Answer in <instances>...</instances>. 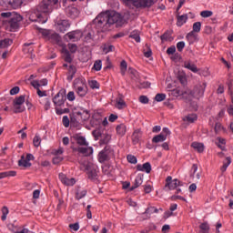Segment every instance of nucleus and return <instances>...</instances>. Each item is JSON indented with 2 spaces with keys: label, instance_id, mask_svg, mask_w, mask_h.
Segmentation results:
<instances>
[{
  "label": "nucleus",
  "instance_id": "1",
  "mask_svg": "<svg viewBox=\"0 0 233 233\" xmlns=\"http://www.w3.org/2000/svg\"><path fill=\"white\" fill-rule=\"evenodd\" d=\"M59 0H43L29 15V20L32 23H41L45 25L48 21V14H50V5H57Z\"/></svg>",
  "mask_w": 233,
  "mask_h": 233
},
{
  "label": "nucleus",
  "instance_id": "2",
  "mask_svg": "<svg viewBox=\"0 0 233 233\" xmlns=\"http://www.w3.org/2000/svg\"><path fill=\"white\" fill-rule=\"evenodd\" d=\"M94 25H96V29L98 32L105 34V32H110L112 27L105 15V13H100L94 20Z\"/></svg>",
  "mask_w": 233,
  "mask_h": 233
},
{
  "label": "nucleus",
  "instance_id": "3",
  "mask_svg": "<svg viewBox=\"0 0 233 233\" xmlns=\"http://www.w3.org/2000/svg\"><path fill=\"white\" fill-rule=\"evenodd\" d=\"M104 15H106L107 22L109 23V26H123L125 23V18H123V15L121 14L116 12V11H106L104 12Z\"/></svg>",
  "mask_w": 233,
  "mask_h": 233
},
{
  "label": "nucleus",
  "instance_id": "4",
  "mask_svg": "<svg viewBox=\"0 0 233 233\" xmlns=\"http://www.w3.org/2000/svg\"><path fill=\"white\" fill-rule=\"evenodd\" d=\"M126 6H135V8H150L156 5L154 0H122Z\"/></svg>",
  "mask_w": 233,
  "mask_h": 233
},
{
  "label": "nucleus",
  "instance_id": "5",
  "mask_svg": "<svg viewBox=\"0 0 233 233\" xmlns=\"http://www.w3.org/2000/svg\"><path fill=\"white\" fill-rule=\"evenodd\" d=\"M205 88H207V83L197 84L189 94L195 99H201L205 96Z\"/></svg>",
  "mask_w": 233,
  "mask_h": 233
},
{
  "label": "nucleus",
  "instance_id": "6",
  "mask_svg": "<svg viewBox=\"0 0 233 233\" xmlns=\"http://www.w3.org/2000/svg\"><path fill=\"white\" fill-rule=\"evenodd\" d=\"M66 101V89L62 88L59 92L53 97V103L55 106H63Z\"/></svg>",
  "mask_w": 233,
  "mask_h": 233
},
{
  "label": "nucleus",
  "instance_id": "7",
  "mask_svg": "<svg viewBox=\"0 0 233 233\" xmlns=\"http://www.w3.org/2000/svg\"><path fill=\"white\" fill-rule=\"evenodd\" d=\"M112 147H110V146H106L104 149L98 153L97 159L99 163H106V161H108L110 159L108 156L109 154H112Z\"/></svg>",
  "mask_w": 233,
  "mask_h": 233
},
{
  "label": "nucleus",
  "instance_id": "8",
  "mask_svg": "<svg viewBox=\"0 0 233 233\" xmlns=\"http://www.w3.org/2000/svg\"><path fill=\"white\" fill-rule=\"evenodd\" d=\"M21 21H23V16L17 13H13L12 17L8 21L11 30H17Z\"/></svg>",
  "mask_w": 233,
  "mask_h": 233
},
{
  "label": "nucleus",
  "instance_id": "9",
  "mask_svg": "<svg viewBox=\"0 0 233 233\" xmlns=\"http://www.w3.org/2000/svg\"><path fill=\"white\" fill-rule=\"evenodd\" d=\"M181 181H179V179H173L170 176H168L166 178V184H165V187L168 188V190H176V188H177V187H181Z\"/></svg>",
  "mask_w": 233,
  "mask_h": 233
},
{
  "label": "nucleus",
  "instance_id": "10",
  "mask_svg": "<svg viewBox=\"0 0 233 233\" xmlns=\"http://www.w3.org/2000/svg\"><path fill=\"white\" fill-rule=\"evenodd\" d=\"M0 5L1 6H10V8L16 10L23 5V0H0Z\"/></svg>",
  "mask_w": 233,
  "mask_h": 233
},
{
  "label": "nucleus",
  "instance_id": "11",
  "mask_svg": "<svg viewBox=\"0 0 233 233\" xmlns=\"http://www.w3.org/2000/svg\"><path fill=\"white\" fill-rule=\"evenodd\" d=\"M57 32L65 34L68 28H70V21L60 19L56 23Z\"/></svg>",
  "mask_w": 233,
  "mask_h": 233
},
{
  "label": "nucleus",
  "instance_id": "12",
  "mask_svg": "<svg viewBox=\"0 0 233 233\" xmlns=\"http://www.w3.org/2000/svg\"><path fill=\"white\" fill-rule=\"evenodd\" d=\"M66 37H68L69 41H79L83 37V32L81 30L71 31L65 35V39Z\"/></svg>",
  "mask_w": 233,
  "mask_h": 233
},
{
  "label": "nucleus",
  "instance_id": "13",
  "mask_svg": "<svg viewBox=\"0 0 233 233\" xmlns=\"http://www.w3.org/2000/svg\"><path fill=\"white\" fill-rule=\"evenodd\" d=\"M73 152H78V154H82V156L88 157L92 156V154H94V148L92 147H78L73 148Z\"/></svg>",
  "mask_w": 233,
  "mask_h": 233
},
{
  "label": "nucleus",
  "instance_id": "14",
  "mask_svg": "<svg viewBox=\"0 0 233 233\" xmlns=\"http://www.w3.org/2000/svg\"><path fill=\"white\" fill-rule=\"evenodd\" d=\"M58 177L61 183H63V185H66V187H74V185H76V178H68L66 177V175L63 173H60L58 175Z\"/></svg>",
  "mask_w": 233,
  "mask_h": 233
},
{
  "label": "nucleus",
  "instance_id": "15",
  "mask_svg": "<svg viewBox=\"0 0 233 233\" xmlns=\"http://www.w3.org/2000/svg\"><path fill=\"white\" fill-rule=\"evenodd\" d=\"M86 170H87V177L91 181H96L97 180V170L94 168V167L90 165L86 166Z\"/></svg>",
  "mask_w": 233,
  "mask_h": 233
},
{
  "label": "nucleus",
  "instance_id": "16",
  "mask_svg": "<svg viewBox=\"0 0 233 233\" xmlns=\"http://www.w3.org/2000/svg\"><path fill=\"white\" fill-rule=\"evenodd\" d=\"M116 106L118 108V110H123V108H127V102H125V96H123V94H118L116 98Z\"/></svg>",
  "mask_w": 233,
  "mask_h": 233
},
{
  "label": "nucleus",
  "instance_id": "17",
  "mask_svg": "<svg viewBox=\"0 0 233 233\" xmlns=\"http://www.w3.org/2000/svg\"><path fill=\"white\" fill-rule=\"evenodd\" d=\"M137 170L138 172H146V174H150V172H152V165H150V162H146L143 165L138 164L137 165Z\"/></svg>",
  "mask_w": 233,
  "mask_h": 233
},
{
  "label": "nucleus",
  "instance_id": "18",
  "mask_svg": "<svg viewBox=\"0 0 233 233\" xmlns=\"http://www.w3.org/2000/svg\"><path fill=\"white\" fill-rule=\"evenodd\" d=\"M141 137H143V131H141V128L135 129L132 134L133 145H137V143L141 141Z\"/></svg>",
  "mask_w": 233,
  "mask_h": 233
},
{
  "label": "nucleus",
  "instance_id": "19",
  "mask_svg": "<svg viewBox=\"0 0 233 233\" xmlns=\"http://www.w3.org/2000/svg\"><path fill=\"white\" fill-rule=\"evenodd\" d=\"M94 37H96V32L92 28H88L85 30V43H92L94 41Z\"/></svg>",
  "mask_w": 233,
  "mask_h": 233
},
{
  "label": "nucleus",
  "instance_id": "20",
  "mask_svg": "<svg viewBox=\"0 0 233 233\" xmlns=\"http://www.w3.org/2000/svg\"><path fill=\"white\" fill-rule=\"evenodd\" d=\"M74 88L76 89V92L79 97H85L86 96L88 90L86 88V86L82 85V86H77L74 85Z\"/></svg>",
  "mask_w": 233,
  "mask_h": 233
},
{
  "label": "nucleus",
  "instance_id": "21",
  "mask_svg": "<svg viewBox=\"0 0 233 233\" xmlns=\"http://www.w3.org/2000/svg\"><path fill=\"white\" fill-rule=\"evenodd\" d=\"M184 68H187V70H190L194 74H198L199 72V69L198 68V66L196 64H192L191 60H186L183 65Z\"/></svg>",
  "mask_w": 233,
  "mask_h": 233
},
{
  "label": "nucleus",
  "instance_id": "22",
  "mask_svg": "<svg viewBox=\"0 0 233 233\" xmlns=\"http://www.w3.org/2000/svg\"><path fill=\"white\" fill-rule=\"evenodd\" d=\"M141 185H143V174H138L136 177L134 184L132 185L131 187H129V192L136 190V188L141 187Z\"/></svg>",
  "mask_w": 233,
  "mask_h": 233
},
{
  "label": "nucleus",
  "instance_id": "23",
  "mask_svg": "<svg viewBox=\"0 0 233 233\" xmlns=\"http://www.w3.org/2000/svg\"><path fill=\"white\" fill-rule=\"evenodd\" d=\"M66 15H67V17H70L71 19H76V17L79 15V10L77 9V7H74V6L67 7Z\"/></svg>",
  "mask_w": 233,
  "mask_h": 233
},
{
  "label": "nucleus",
  "instance_id": "24",
  "mask_svg": "<svg viewBox=\"0 0 233 233\" xmlns=\"http://www.w3.org/2000/svg\"><path fill=\"white\" fill-rule=\"evenodd\" d=\"M86 119H88V116L79 118V116H76L72 115L70 116L71 127H79V121L83 122V121H86Z\"/></svg>",
  "mask_w": 233,
  "mask_h": 233
},
{
  "label": "nucleus",
  "instance_id": "25",
  "mask_svg": "<svg viewBox=\"0 0 233 233\" xmlns=\"http://www.w3.org/2000/svg\"><path fill=\"white\" fill-rule=\"evenodd\" d=\"M61 52L64 54V61L66 63H72V61H74V58H72V55L70 54V51H68L66 47H63Z\"/></svg>",
  "mask_w": 233,
  "mask_h": 233
},
{
  "label": "nucleus",
  "instance_id": "26",
  "mask_svg": "<svg viewBox=\"0 0 233 233\" xmlns=\"http://www.w3.org/2000/svg\"><path fill=\"white\" fill-rule=\"evenodd\" d=\"M187 20H188V15L184 14L182 15H179V14H177V26H181L182 25H185V23H187Z\"/></svg>",
  "mask_w": 233,
  "mask_h": 233
},
{
  "label": "nucleus",
  "instance_id": "27",
  "mask_svg": "<svg viewBox=\"0 0 233 233\" xmlns=\"http://www.w3.org/2000/svg\"><path fill=\"white\" fill-rule=\"evenodd\" d=\"M116 131L117 136L123 137V136L127 134V126L125 124H120L116 126Z\"/></svg>",
  "mask_w": 233,
  "mask_h": 233
},
{
  "label": "nucleus",
  "instance_id": "28",
  "mask_svg": "<svg viewBox=\"0 0 233 233\" xmlns=\"http://www.w3.org/2000/svg\"><path fill=\"white\" fill-rule=\"evenodd\" d=\"M77 73V67L76 66L71 65L68 68V76H67V81H72L74 79V76Z\"/></svg>",
  "mask_w": 233,
  "mask_h": 233
},
{
  "label": "nucleus",
  "instance_id": "29",
  "mask_svg": "<svg viewBox=\"0 0 233 233\" xmlns=\"http://www.w3.org/2000/svg\"><path fill=\"white\" fill-rule=\"evenodd\" d=\"M18 167H24V168H30V167H32V163L25 158V155H23L21 157V159L18 160Z\"/></svg>",
  "mask_w": 233,
  "mask_h": 233
},
{
  "label": "nucleus",
  "instance_id": "30",
  "mask_svg": "<svg viewBox=\"0 0 233 233\" xmlns=\"http://www.w3.org/2000/svg\"><path fill=\"white\" fill-rule=\"evenodd\" d=\"M192 148H194L196 151H198L199 154L203 153L205 151V146L203 143L199 142H193L191 144Z\"/></svg>",
  "mask_w": 233,
  "mask_h": 233
},
{
  "label": "nucleus",
  "instance_id": "31",
  "mask_svg": "<svg viewBox=\"0 0 233 233\" xmlns=\"http://www.w3.org/2000/svg\"><path fill=\"white\" fill-rule=\"evenodd\" d=\"M163 141H167V135H164L163 133H160L152 138V143H163Z\"/></svg>",
  "mask_w": 233,
  "mask_h": 233
},
{
  "label": "nucleus",
  "instance_id": "32",
  "mask_svg": "<svg viewBox=\"0 0 233 233\" xmlns=\"http://www.w3.org/2000/svg\"><path fill=\"white\" fill-rule=\"evenodd\" d=\"M87 193L88 191L86 189H81V187H78L76 192V199H83Z\"/></svg>",
  "mask_w": 233,
  "mask_h": 233
},
{
  "label": "nucleus",
  "instance_id": "33",
  "mask_svg": "<svg viewBox=\"0 0 233 233\" xmlns=\"http://www.w3.org/2000/svg\"><path fill=\"white\" fill-rule=\"evenodd\" d=\"M76 141L80 147H88V142H86V138L83 136H76Z\"/></svg>",
  "mask_w": 233,
  "mask_h": 233
},
{
  "label": "nucleus",
  "instance_id": "34",
  "mask_svg": "<svg viewBox=\"0 0 233 233\" xmlns=\"http://www.w3.org/2000/svg\"><path fill=\"white\" fill-rule=\"evenodd\" d=\"M199 233H210V225H208V222H203L199 225Z\"/></svg>",
  "mask_w": 233,
  "mask_h": 233
},
{
  "label": "nucleus",
  "instance_id": "35",
  "mask_svg": "<svg viewBox=\"0 0 233 233\" xmlns=\"http://www.w3.org/2000/svg\"><path fill=\"white\" fill-rule=\"evenodd\" d=\"M14 40L10 38H5L4 40H0V48H8V46H12Z\"/></svg>",
  "mask_w": 233,
  "mask_h": 233
},
{
  "label": "nucleus",
  "instance_id": "36",
  "mask_svg": "<svg viewBox=\"0 0 233 233\" xmlns=\"http://www.w3.org/2000/svg\"><path fill=\"white\" fill-rule=\"evenodd\" d=\"M48 40L52 41V43H56V45H59L61 42V36L57 33H53L49 35Z\"/></svg>",
  "mask_w": 233,
  "mask_h": 233
},
{
  "label": "nucleus",
  "instance_id": "37",
  "mask_svg": "<svg viewBox=\"0 0 233 233\" xmlns=\"http://www.w3.org/2000/svg\"><path fill=\"white\" fill-rule=\"evenodd\" d=\"M186 39H187L189 45H192L198 39V35H196L195 31H191L186 35Z\"/></svg>",
  "mask_w": 233,
  "mask_h": 233
},
{
  "label": "nucleus",
  "instance_id": "38",
  "mask_svg": "<svg viewBox=\"0 0 233 233\" xmlns=\"http://www.w3.org/2000/svg\"><path fill=\"white\" fill-rule=\"evenodd\" d=\"M161 42L165 43V41H172V32L166 31L161 36H160Z\"/></svg>",
  "mask_w": 233,
  "mask_h": 233
},
{
  "label": "nucleus",
  "instance_id": "39",
  "mask_svg": "<svg viewBox=\"0 0 233 233\" xmlns=\"http://www.w3.org/2000/svg\"><path fill=\"white\" fill-rule=\"evenodd\" d=\"M230 163H232V158H230V157H226V162H223V166L220 167L222 174L227 172V168H228Z\"/></svg>",
  "mask_w": 233,
  "mask_h": 233
},
{
  "label": "nucleus",
  "instance_id": "40",
  "mask_svg": "<svg viewBox=\"0 0 233 233\" xmlns=\"http://www.w3.org/2000/svg\"><path fill=\"white\" fill-rule=\"evenodd\" d=\"M83 114H86V116L84 117H90V112L88 110H84L83 112L81 111H75L73 113V116H76V117H79V119H81V117H83Z\"/></svg>",
  "mask_w": 233,
  "mask_h": 233
},
{
  "label": "nucleus",
  "instance_id": "41",
  "mask_svg": "<svg viewBox=\"0 0 233 233\" xmlns=\"http://www.w3.org/2000/svg\"><path fill=\"white\" fill-rule=\"evenodd\" d=\"M129 37L134 39L136 43H141V36H139V32L137 31L131 32Z\"/></svg>",
  "mask_w": 233,
  "mask_h": 233
},
{
  "label": "nucleus",
  "instance_id": "42",
  "mask_svg": "<svg viewBox=\"0 0 233 233\" xmlns=\"http://www.w3.org/2000/svg\"><path fill=\"white\" fill-rule=\"evenodd\" d=\"M14 106V114H21L26 110L25 106L23 105H13Z\"/></svg>",
  "mask_w": 233,
  "mask_h": 233
},
{
  "label": "nucleus",
  "instance_id": "43",
  "mask_svg": "<svg viewBox=\"0 0 233 233\" xmlns=\"http://www.w3.org/2000/svg\"><path fill=\"white\" fill-rule=\"evenodd\" d=\"M110 139H112V137L108 134H106L104 137L99 140V145H108V143H110Z\"/></svg>",
  "mask_w": 233,
  "mask_h": 233
},
{
  "label": "nucleus",
  "instance_id": "44",
  "mask_svg": "<svg viewBox=\"0 0 233 233\" xmlns=\"http://www.w3.org/2000/svg\"><path fill=\"white\" fill-rule=\"evenodd\" d=\"M25 101V95H22L14 99L13 105H24Z\"/></svg>",
  "mask_w": 233,
  "mask_h": 233
},
{
  "label": "nucleus",
  "instance_id": "45",
  "mask_svg": "<svg viewBox=\"0 0 233 233\" xmlns=\"http://www.w3.org/2000/svg\"><path fill=\"white\" fill-rule=\"evenodd\" d=\"M185 91L181 90V88L177 87L171 91V96H174V97H179V96H184Z\"/></svg>",
  "mask_w": 233,
  "mask_h": 233
},
{
  "label": "nucleus",
  "instance_id": "46",
  "mask_svg": "<svg viewBox=\"0 0 233 233\" xmlns=\"http://www.w3.org/2000/svg\"><path fill=\"white\" fill-rule=\"evenodd\" d=\"M144 56L145 57H152V49L150 48V45L146 44L144 49Z\"/></svg>",
  "mask_w": 233,
  "mask_h": 233
},
{
  "label": "nucleus",
  "instance_id": "47",
  "mask_svg": "<svg viewBox=\"0 0 233 233\" xmlns=\"http://www.w3.org/2000/svg\"><path fill=\"white\" fill-rule=\"evenodd\" d=\"M184 121H187V123H194L195 121H198V116L196 114L187 115Z\"/></svg>",
  "mask_w": 233,
  "mask_h": 233
},
{
  "label": "nucleus",
  "instance_id": "48",
  "mask_svg": "<svg viewBox=\"0 0 233 233\" xmlns=\"http://www.w3.org/2000/svg\"><path fill=\"white\" fill-rule=\"evenodd\" d=\"M127 66L128 65L127 64V61L122 60L120 63V73L122 76H125Z\"/></svg>",
  "mask_w": 233,
  "mask_h": 233
},
{
  "label": "nucleus",
  "instance_id": "49",
  "mask_svg": "<svg viewBox=\"0 0 233 233\" xmlns=\"http://www.w3.org/2000/svg\"><path fill=\"white\" fill-rule=\"evenodd\" d=\"M167 99V95L163 93H158L155 96V101H157V103H161V101H165Z\"/></svg>",
  "mask_w": 233,
  "mask_h": 233
},
{
  "label": "nucleus",
  "instance_id": "50",
  "mask_svg": "<svg viewBox=\"0 0 233 233\" xmlns=\"http://www.w3.org/2000/svg\"><path fill=\"white\" fill-rule=\"evenodd\" d=\"M33 145H34V147H35V148L40 147L41 146V137H39L38 135H35L33 139Z\"/></svg>",
  "mask_w": 233,
  "mask_h": 233
},
{
  "label": "nucleus",
  "instance_id": "51",
  "mask_svg": "<svg viewBox=\"0 0 233 233\" xmlns=\"http://www.w3.org/2000/svg\"><path fill=\"white\" fill-rule=\"evenodd\" d=\"M92 136H93V137H95V141H98L99 137H101V136H103V134L101 133V130L95 129L92 131Z\"/></svg>",
  "mask_w": 233,
  "mask_h": 233
},
{
  "label": "nucleus",
  "instance_id": "52",
  "mask_svg": "<svg viewBox=\"0 0 233 233\" xmlns=\"http://www.w3.org/2000/svg\"><path fill=\"white\" fill-rule=\"evenodd\" d=\"M127 159L128 163H131V165H136L137 163V157L134 155H127Z\"/></svg>",
  "mask_w": 233,
  "mask_h": 233
},
{
  "label": "nucleus",
  "instance_id": "53",
  "mask_svg": "<svg viewBox=\"0 0 233 233\" xmlns=\"http://www.w3.org/2000/svg\"><path fill=\"white\" fill-rule=\"evenodd\" d=\"M193 32L199 34L201 32V22H196L193 24Z\"/></svg>",
  "mask_w": 233,
  "mask_h": 233
},
{
  "label": "nucleus",
  "instance_id": "54",
  "mask_svg": "<svg viewBox=\"0 0 233 233\" xmlns=\"http://www.w3.org/2000/svg\"><path fill=\"white\" fill-rule=\"evenodd\" d=\"M103 66V64L101 62V60H96L95 63H94V66H93V68L96 71V72H99L101 70Z\"/></svg>",
  "mask_w": 233,
  "mask_h": 233
},
{
  "label": "nucleus",
  "instance_id": "55",
  "mask_svg": "<svg viewBox=\"0 0 233 233\" xmlns=\"http://www.w3.org/2000/svg\"><path fill=\"white\" fill-rule=\"evenodd\" d=\"M88 85L92 90L99 88V83L96 80H91L88 82Z\"/></svg>",
  "mask_w": 233,
  "mask_h": 233
},
{
  "label": "nucleus",
  "instance_id": "56",
  "mask_svg": "<svg viewBox=\"0 0 233 233\" xmlns=\"http://www.w3.org/2000/svg\"><path fill=\"white\" fill-rule=\"evenodd\" d=\"M6 216H8V208L6 206L3 207L2 208V221H6Z\"/></svg>",
  "mask_w": 233,
  "mask_h": 233
},
{
  "label": "nucleus",
  "instance_id": "57",
  "mask_svg": "<svg viewBox=\"0 0 233 233\" xmlns=\"http://www.w3.org/2000/svg\"><path fill=\"white\" fill-rule=\"evenodd\" d=\"M177 77L181 85H185L187 83V76H185V74H178Z\"/></svg>",
  "mask_w": 233,
  "mask_h": 233
},
{
  "label": "nucleus",
  "instance_id": "58",
  "mask_svg": "<svg viewBox=\"0 0 233 233\" xmlns=\"http://www.w3.org/2000/svg\"><path fill=\"white\" fill-rule=\"evenodd\" d=\"M62 123L66 128L70 127V118L67 116H64L62 119Z\"/></svg>",
  "mask_w": 233,
  "mask_h": 233
},
{
  "label": "nucleus",
  "instance_id": "59",
  "mask_svg": "<svg viewBox=\"0 0 233 233\" xmlns=\"http://www.w3.org/2000/svg\"><path fill=\"white\" fill-rule=\"evenodd\" d=\"M213 12L212 11H208V10H205V11H202L201 13H200V15H201V17H211V15H213Z\"/></svg>",
  "mask_w": 233,
  "mask_h": 233
},
{
  "label": "nucleus",
  "instance_id": "60",
  "mask_svg": "<svg viewBox=\"0 0 233 233\" xmlns=\"http://www.w3.org/2000/svg\"><path fill=\"white\" fill-rule=\"evenodd\" d=\"M114 48L115 47L113 45H110V46L105 45L103 47V52H105L106 54H108V52H113Z\"/></svg>",
  "mask_w": 233,
  "mask_h": 233
},
{
  "label": "nucleus",
  "instance_id": "61",
  "mask_svg": "<svg viewBox=\"0 0 233 233\" xmlns=\"http://www.w3.org/2000/svg\"><path fill=\"white\" fill-rule=\"evenodd\" d=\"M214 130H215L216 134H218V132H221V130H224V127H223V126L221 125V123L217 122V123L215 124V128H214Z\"/></svg>",
  "mask_w": 233,
  "mask_h": 233
},
{
  "label": "nucleus",
  "instance_id": "62",
  "mask_svg": "<svg viewBox=\"0 0 233 233\" xmlns=\"http://www.w3.org/2000/svg\"><path fill=\"white\" fill-rule=\"evenodd\" d=\"M138 101H140L142 105H148L149 99H148V96L142 95L139 96Z\"/></svg>",
  "mask_w": 233,
  "mask_h": 233
},
{
  "label": "nucleus",
  "instance_id": "63",
  "mask_svg": "<svg viewBox=\"0 0 233 233\" xmlns=\"http://www.w3.org/2000/svg\"><path fill=\"white\" fill-rule=\"evenodd\" d=\"M63 157H53L52 163L53 165H59V163H61V161H63Z\"/></svg>",
  "mask_w": 233,
  "mask_h": 233
},
{
  "label": "nucleus",
  "instance_id": "64",
  "mask_svg": "<svg viewBox=\"0 0 233 233\" xmlns=\"http://www.w3.org/2000/svg\"><path fill=\"white\" fill-rule=\"evenodd\" d=\"M183 48H185V42L180 41L177 44V50L179 52H183Z\"/></svg>",
  "mask_w": 233,
  "mask_h": 233
}]
</instances>
